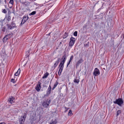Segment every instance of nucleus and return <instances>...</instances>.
Segmentation results:
<instances>
[{
  "mask_svg": "<svg viewBox=\"0 0 124 124\" xmlns=\"http://www.w3.org/2000/svg\"><path fill=\"white\" fill-rule=\"evenodd\" d=\"M2 13H7V11L5 9H2Z\"/></svg>",
  "mask_w": 124,
  "mask_h": 124,
  "instance_id": "cd10ccee",
  "label": "nucleus"
},
{
  "mask_svg": "<svg viewBox=\"0 0 124 124\" xmlns=\"http://www.w3.org/2000/svg\"><path fill=\"white\" fill-rule=\"evenodd\" d=\"M70 63L69 62L67 63V67H68V65L70 64Z\"/></svg>",
  "mask_w": 124,
  "mask_h": 124,
  "instance_id": "c9c22d12",
  "label": "nucleus"
},
{
  "mask_svg": "<svg viewBox=\"0 0 124 124\" xmlns=\"http://www.w3.org/2000/svg\"><path fill=\"white\" fill-rule=\"evenodd\" d=\"M114 103L117 104L119 106L121 105L123 103V101L121 98H119L116 99L115 101H113Z\"/></svg>",
  "mask_w": 124,
  "mask_h": 124,
  "instance_id": "20e7f679",
  "label": "nucleus"
},
{
  "mask_svg": "<svg viewBox=\"0 0 124 124\" xmlns=\"http://www.w3.org/2000/svg\"><path fill=\"white\" fill-rule=\"evenodd\" d=\"M5 28H3L2 29V31H3V32H4L5 31Z\"/></svg>",
  "mask_w": 124,
  "mask_h": 124,
  "instance_id": "f704fd0d",
  "label": "nucleus"
},
{
  "mask_svg": "<svg viewBox=\"0 0 124 124\" xmlns=\"http://www.w3.org/2000/svg\"><path fill=\"white\" fill-rule=\"evenodd\" d=\"M100 73L99 69L97 68H95L93 72V75L96 76L99 75L100 74Z\"/></svg>",
  "mask_w": 124,
  "mask_h": 124,
  "instance_id": "0eeeda50",
  "label": "nucleus"
},
{
  "mask_svg": "<svg viewBox=\"0 0 124 124\" xmlns=\"http://www.w3.org/2000/svg\"><path fill=\"white\" fill-rule=\"evenodd\" d=\"M58 84V82H56V83L54 84V86L52 88V89L54 90L57 86V85Z\"/></svg>",
  "mask_w": 124,
  "mask_h": 124,
  "instance_id": "aec40b11",
  "label": "nucleus"
},
{
  "mask_svg": "<svg viewBox=\"0 0 124 124\" xmlns=\"http://www.w3.org/2000/svg\"><path fill=\"white\" fill-rule=\"evenodd\" d=\"M85 46H88L87 45V44H86V45H85Z\"/></svg>",
  "mask_w": 124,
  "mask_h": 124,
  "instance_id": "ea45409f",
  "label": "nucleus"
},
{
  "mask_svg": "<svg viewBox=\"0 0 124 124\" xmlns=\"http://www.w3.org/2000/svg\"><path fill=\"white\" fill-rule=\"evenodd\" d=\"M11 82H12L14 83L15 82V79H11Z\"/></svg>",
  "mask_w": 124,
  "mask_h": 124,
  "instance_id": "473e14b6",
  "label": "nucleus"
},
{
  "mask_svg": "<svg viewBox=\"0 0 124 124\" xmlns=\"http://www.w3.org/2000/svg\"><path fill=\"white\" fill-rule=\"evenodd\" d=\"M27 115V113H25L23 116H21L19 118V121L20 124H23L24 123Z\"/></svg>",
  "mask_w": 124,
  "mask_h": 124,
  "instance_id": "f03ea898",
  "label": "nucleus"
},
{
  "mask_svg": "<svg viewBox=\"0 0 124 124\" xmlns=\"http://www.w3.org/2000/svg\"><path fill=\"white\" fill-rule=\"evenodd\" d=\"M121 113V111L120 110H118L117 111L116 113L117 116H118Z\"/></svg>",
  "mask_w": 124,
  "mask_h": 124,
  "instance_id": "393cba45",
  "label": "nucleus"
},
{
  "mask_svg": "<svg viewBox=\"0 0 124 124\" xmlns=\"http://www.w3.org/2000/svg\"><path fill=\"white\" fill-rule=\"evenodd\" d=\"M29 51H27V53H29Z\"/></svg>",
  "mask_w": 124,
  "mask_h": 124,
  "instance_id": "79ce46f5",
  "label": "nucleus"
},
{
  "mask_svg": "<svg viewBox=\"0 0 124 124\" xmlns=\"http://www.w3.org/2000/svg\"><path fill=\"white\" fill-rule=\"evenodd\" d=\"M20 72V69H19L17 72L15 73V76H18Z\"/></svg>",
  "mask_w": 124,
  "mask_h": 124,
  "instance_id": "dca6fc26",
  "label": "nucleus"
},
{
  "mask_svg": "<svg viewBox=\"0 0 124 124\" xmlns=\"http://www.w3.org/2000/svg\"><path fill=\"white\" fill-rule=\"evenodd\" d=\"M13 0H10V1L9 2V3L11 4L12 5H13Z\"/></svg>",
  "mask_w": 124,
  "mask_h": 124,
  "instance_id": "c85d7f7f",
  "label": "nucleus"
},
{
  "mask_svg": "<svg viewBox=\"0 0 124 124\" xmlns=\"http://www.w3.org/2000/svg\"><path fill=\"white\" fill-rule=\"evenodd\" d=\"M70 63L69 62L67 63V67H68V65L70 64Z\"/></svg>",
  "mask_w": 124,
  "mask_h": 124,
  "instance_id": "e433bc0d",
  "label": "nucleus"
},
{
  "mask_svg": "<svg viewBox=\"0 0 124 124\" xmlns=\"http://www.w3.org/2000/svg\"><path fill=\"white\" fill-rule=\"evenodd\" d=\"M83 61V60L82 58L80 59L76 63V66H78L79 64L81 63Z\"/></svg>",
  "mask_w": 124,
  "mask_h": 124,
  "instance_id": "f8f14e48",
  "label": "nucleus"
},
{
  "mask_svg": "<svg viewBox=\"0 0 124 124\" xmlns=\"http://www.w3.org/2000/svg\"><path fill=\"white\" fill-rule=\"evenodd\" d=\"M29 17L28 16H24L23 18V20L24 21V22H25L28 19Z\"/></svg>",
  "mask_w": 124,
  "mask_h": 124,
  "instance_id": "2eb2a0df",
  "label": "nucleus"
},
{
  "mask_svg": "<svg viewBox=\"0 0 124 124\" xmlns=\"http://www.w3.org/2000/svg\"><path fill=\"white\" fill-rule=\"evenodd\" d=\"M15 98L11 96L8 99V101L11 104H12L15 102Z\"/></svg>",
  "mask_w": 124,
  "mask_h": 124,
  "instance_id": "9d476101",
  "label": "nucleus"
},
{
  "mask_svg": "<svg viewBox=\"0 0 124 124\" xmlns=\"http://www.w3.org/2000/svg\"><path fill=\"white\" fill-rule=\"evenodd\" d=\"M68 35V33L66 32H65L63 36V38L65 39L66 38Z\"/></svg>",
  "mask_w": 124,
  "mask_h": 124,
  "instance_id": "412c9836",
  "label": "nucleus"
},
{
  "mask_svg": "<svg viewBox=\"0 0 124 124\" xmlns=\"http://www.w3.org/2000/svg\"><path fill=\"white\" fill-rule=\"evenodd\" d=\"M51 100L50 99L49 100L47 99L45 101H44L42 104L43 106L46 108L48 107L50 103Z\"/></svg>",
  "mask_w": 124,
  "mask_h": 124,
  "instance_id": "7ed1b4c3",
  "label": "nucleus"
},
{
  "mask_svg": "<svg viewBox=\"0 0 124 124\" xmlns=\"http://www.w3.org/2000/svg\"><path fill=\"white\" fill-rule=\"evenodd\" d=\"M12 34H9L6 35L3 39V41H6L12 36Z\"/></svg>",
  "mask_w": 124,
  "mask_h": 124,
  "instance_id": "423d86ee",
  "label": "nucleus"
},
{
  "mask_svg": "<svg viewBox=\"0 0 124 124\" xmlns=\"http://www.w3.org/2000/svg\"><path fill=\"white\" fill-rule=\"evenodd\" d=\"M79 81L80 80L79 79H78L77 77H76V78H75L73 81L75 83H77V84H78Z\"/></svg>",
  "mask_w": 124,
  "mask_h": 124,
  "instance_id": "4468645a",
  "label": "nucleus"
},
{
  "mask_svg": "<svg viewBox=\"0 0 124 124\" xmlns=\"http://www.w3.org/2000/svg\"><path fill=\"white\" fill-rule=\"evenodd\" d=\"M49 75V73L48 72H46L44 74V76L42 77L43 78H45L47 77L48 75Z\"/></svg>",
  "mask_w": 124,
  "mask_h": 124,
  "instance_id": "f3484780",
  "label": "nucleus"
},
{
  "mask_svg": "<svg viewBox=\"0 0 124 124\" xmlns=\"http://www.w3.org/2000/svg\"><path fill=\"white\" fill-rule=\"evenodd\" d=\"M60 68L58 72V75L59 76H60L62 72L63 69Z\"/></svg>",
  "mask_w": 124,
  "mask_h": 124,
  "instance_id": "a211bd4d",
  "label": "nucleus"
},
{
  "mask_svg": "<svg viewBox=\"0 0 124 124\" xmlns=\"http://www.w3.org/2000/svg\"><path fill=\"white\" fill-rule=\"evenodd\" d=\"M6 6H7L6 5L5 6V8H6Z\"/></svg>",
  "mask_w": 124,
  "mask_h": 124,
  "instance_id": "37998d69",
  "label": "nucleus"
},
{
  "mask_svg": "<svg viewBox=\"0 0 124 124\" xmlns=\"http://www.w3.org/2000/svg\"><path fill=\"white\" fill-rule=\"evenodd\" d=\"M66 55L65 54L62 57V59H63L62 60L65 61L66 60Z\"/></svg>",
  "mask_w": 124,
  "mask_h": 124,
  "instance_id": "5701e85b",
  "label": "nucleus"
},
{
  "mask_svg": "<svg viewBox=\"0 0 124 124\" xmlns=\"http://www.w3.org/2000/svg\"><path fill=\"white\" fill-rule=\"evenodd\" d=\"M25 22H24V21H23L22 20V22H21V25H22V24H23Z\"/></svg>",
  "mask_w": 124,
  "mask_h": 124,
  "instance_id": "72a5a7b5",
  "label": "nucleus"
},
{
  "mask_svg": "<svg viewBox=\"0 0 124 124\" xmlns=\"http://www.w3.org/2000/svg\"><path fill=\"white\" fill-rule=\"evenodd\" d=\"M6 0H4V2H5V4H7V2Z\"/></svg>",
  "mask_w": 124,
  "mask_h": 124,
  "instance_id": "58836bf2",
  "label": "nucleus"
},
{
  "mask_svg": "<svg viewBox=\"0 0 124 124\" xmlns=\"http://www.w3.org/2000/svg\"><path fill=\"white\" fill-rule=\"evenodd\" d=\"M77 31H75L73 35L74 36H77Z\"/></svg>",
  "mask_w": 124,
  "mask_h": 124,
  "instance_id": "bb28decb",
  "label": "nucleus"
},
{
  "mask_svg": "<svg viewBox=\"0 0 124 124\" xmlns=\"http://www.w3.org/2000/svg\"><path fill=\"white\" fill-rule=\"evenodd\" d=\"M29 55H28V56H29Z\"/></svg>",
  "mask_w": 124,
  "mask_h": 124,
  "instance_id": "a18cd8bd",
  "label": "nucleus"
},
{
  "mask_svg": "<svg viewBox=\"0 0 124 124\" xmlns=\"http://www.w3.org/2000/svg\"><path fill=\"white\" fill-rule=\"evenodd\" d=\"M60 59V58H58L57 60L56 61L55 63H54V65L52 66V68L54 70V69L58 65L59 63Z\"/></svg>",
  "mask_w": 124,
  "mask_h": 124,
  "instance_id": "1a4fd4ad",
  "label": "nucleus"
},
{
  "mask_svg": "<svg viewBox=\"0 0 124 124\" xmlns=\"http://www.w3.org/2000/svg\"><path fill=\"white\" fill-rule=\"evenodd\" d=\"M57 123V121L56 119H53L50 122V124H56Z\"/></svg>",
  "mask_w": 124,
  "mask_h": 124,
  "instance_id": "ddd939ff",
  "label": "nucleus"
},
{
  "mask_svg": "<svg viewBox=\"0 0 124 124\" xmlns=\"http://www.w3.org/2000/svg\"><path fill=\"white\" fill-rule=\"evenodd\" d=\"M6 20L8 22L10 21L11 19V17L10 15H8V16L6 17Z\"/></svg>",
  "mask_w": 124,
  "mask_h": 124,
  "instance_id": "6ab92c4d",
  "label": "nucleus"
},
{
  "mask_svg": "<svg viewBox=\"0 0 124 124\" xmlns=\"http://www.w3.org/2000/svg\"><path fill=\"white\" fill-rule=\"evenodd\" d=\"M51 90V87L50 85L47 91V93L46 94L47 95H48L49 94H50Z\"/></svg>",
  "mask_w": 124,
  "mask_h": 124,
  "instance_id": "9b49d317",
  "label": "nucleus"
},
{
  "mask_svg": "<svg viewBox=\"0 0 124 124\" xmlns=\"http://www.w3.org/2000/svg\"><path fill=\"white\" fill-rule=\"evenodd\" d=\"M65 61L62 60V61L60 63H61V64H62L64 65V64Z\"/></svg>",
  "mask_w": 124,
  "mask_h": 124,
  "instance_id": "2f4dec72",
  "label": "nucleus"
},
{
  "mask_svg": "<svg viewBox=\"0 0 124 124\" xmlns=\"http://www.w3.org/2000/svg\"><path fill=\"white\" fill-rule=\"evenodd\" d=\"M75 39L73 37H71L70 39L69 43V46H72L75 43Z\"/></svg>",
  "mask_w": 124,
  "mask_h": 124,
  "instance_id": "39448f33",
  "label": "nucleus"
},
{
  "mask_svg": "<svg viewBox=\"0 0 124 124\" xmlns=\"http://www.w3.org/2000/svg\"><path fill=\"white\" fill-rule=\"evenodd\" d=\"M73 57H74L73 55H71L70 57V60L71 61V60L73 59Z\"/></svg>",
  "mask_w": 124,
  "mask_h": 124,
  "instance_id": "c756f323",
  "label": "nucleus"
},
{
  "mask_svg": "<svg viewBox=\"0 0 124 124\" xmlns=\"http://www.w3.org/2000/svg\"><path fill=\"white\" fill-rule=\"evenodd\" d=\"M64 65L63 64H61V63H60V64L59 66V67L60 68L63 69V68L64 67Z\"/></svg>",
  "mask_w": 124,
  "mask_h": 124,
  "instance_id": "4be33fe9",
  "label": "nucleus"
},
{
  "mask_svg": "<svg viewBox=\"0 0 124 124\" xmlns=\"http://www.w3.org/2000/svg\"><path fill=\"white\" fill-rule=\"evenodd\" d=\"M36 13V11H33L31 13H30L29 14L30 15H35Z\"/></svg>",
  "mask_w": 124,
  "mask_h": 124,
  "instance_id": "a878e982",
  "label": "nucleus"
},
{
  "mask_svg": "<svg viewBox=\"0 0 124 124\" xmlns=\"http://www.w3.org/2000/svg\"><path fill=\"white\" fill-rule=\"evenodd\" d=\"M60 43H61V42H60Z\"/></svg>",
  "mask_w": 124,
  "mask_h": 124,
  "instance_id": "c03bdc74",
  "label": "nucleus"
},
{
  "mask_svg": "<svg viewBox=\"0 0 124 124\" xmlns=\"http://www.w3.org/2000/svg\"><path fill=\"white\" fill-rule=\"evenodd\" d=\"M68 115L69 116H71L73 115V114L72 112V111L71 110H69V112L68 114Z\"/></svg>",
  "mask_w": 124,
  "mask_h": 124,
  "instance_id": "b1692460",
  "label": "nucleus"
},
{
  "mask_svg": "<svg viewBox=\"0 0 124 124\" xmlns=\"http://www.w3.org/2000/svg\"><path fill=\"white\" fill-rule=\"evenodd\" d=\"M71 61L70 60L69 62V63H70V62H71Z\"/></svg>",
  "mask_w": 124,
  "mask_h": 124,
  "instance_id": "a19ab883",
  "label": "nucleus"
},
{
  "mask_svg": "<svg viewBox=\"0 0 124 124\" xmlns=\"http://www.w3.org/2000/svg\"><path fill=\"white\" fill-rule=\"evenodd\" d=\"M64 108H65V112L67 111L69 109V108H67V107H64Z\"/></svg>",
  "mask_w": 124,
  "mask_h": 124,
  "instance_id": "7c9ffc66",
  "label": "nucleus"
},
{
  "mask_svg": "<svg viewBox=\"0 0 124 124\" xmlns=\"http://www.w3.org/2000/svg\"><path fill=\"white\" fill-rule=\"evenodd\" d=\"M7 28L8 30H12L17 27L15 22L13 21H12L10 24H7Z\"/></svg>",
  "mask_w": 124,
  "mask_h": 124,
  "instance_id": "f257e3e1",
  "label": "nucleus"
},
{
  "mask_svg": "<svg viewBox=\"0 0 124 124\" xmlns=\"http://www.w3.org/2000/svg\"><path fill=\"white\" fill-rule=\"evenodd\" d=\"M41 83L39 81L37 85V86L36 87L35 89L38 92H39L41 88V86L40 85Z\"/></svg>",
  "mask_w": 124,
  "mask_h": 124,
  "instance_id": "6e6552de",
  "label": "nucleus"
},
{
  "mask_svg": "<svg viewBox=\"0 0 124 124\" xmlns=\"http://www.w3.org/2000/svg\"><path fill=\"white\" fill-rule=\"evenodd\" d=\"M0 124H6L4 122L1 123Z\"/></svg>",
  "mask_w": 124,
  "mask_h": 124,
  "instance_id": "4c0bfd02",
  "label": "nucleus"
}]
</instances>
